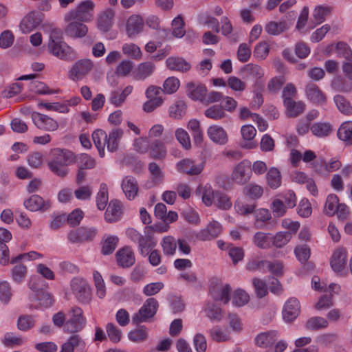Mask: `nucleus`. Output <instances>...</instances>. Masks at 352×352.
Listing matches in <instances>:
<instances>
[{
  "label": "nucleus",
  "mask_w": 352,
  "mask_h": 352,
  "mask_svg": "<svg viewBox=\"0 0 352 352\" xmlns=\"http://www.w3.org/2000/svg\"><path fill=\"white\" fill-rule=\"evenodd\" d=\"M288 29L285 21H270L265 27V30L268 34L276 36L280 34Z\"/></svg>",
  "instance_id": "obj_38"
},
{
  "label": "nucleus",
  "mask_w": 352,
  "mask_h": 352,
  "mask_svg": "<svg viewBox=\"0 0 352 352\" xmlns=\"http://www.w3.org/2000/svg\"><path fill=\"white\" fill-rule=\"evenodd\" d=\"M310 130L314 135L324 138L332 133L333 126L329 122H316L311 126Z\"/></svg>",
  "instance_id": "obj_34"
},
{
  "label": "nucleus",
  "mask_w": 352,
  "mask_h": 352,
  "mask_svg": "<svg viewBox=\"0 0 352 352\" xmlns=\"http://www.w3.org/2000/svg\"><path fill=\"white\" fill-rule=\"evenodd\" d=\"M278 332L272 330L260 333L256 336L254 341L256 346L261 348H267L272 346L278 340Z\"/></svg>",
  "instance_id": "obj_24"
},
{
  "label": "nucleus",
  "mask_w": 352,
  "mask_h": 352,
  "mask_svg": "<svg viewBox=\"0 0 352 352\" xmlns=\"http://www.w3.org/2000/svg\"><path fill=\"white\" fill-rule=\"evenodd\" d=\"M75 162L74 154L65 149L54 148L52 151V159L48 162L50 170L60 177H66L69 169L67 166Z\"/></svg>",
  "instance_id": "obj_2"
},
{
  "label": "nucleus",
  "mask_w": 352,
  "mask_h": 352,
  "mask_svg": "<svg viewBox=\"0 0 352 352\" xmlns=\"http://www.w3.org/2000/svg\"><path fill=\"white\" fill-rule=\"evenodd\" d=\"M173 140V132L171 130L165 131L162 140H155L150 144V156L156 160L164 158L166 155L165 144L171 143Z\"/></svg>",
  "instance_id": "obj_7"
},
{
  "label": "nucleus",
  "mask_w": 352,
  "mask_h": 352,
  "mask_svg": "<svg viewBox=\"0 0 352 352\" xmlns=\"http://www.w3.org/2000/svg\"><path fill=\"white\" fill-rule=\"evenodd\" d=\"M114 12L108 9L102 12L98 19V28L104 32H108L113 25Z\"/></svg>",
  "instance_id": "obj_32"
},
{
  "label": "nucleus",
  "mask_w": 352,
  "mask_h": 352,
  "mask_svg": "<svg viewBox=\"0 0 352 352\" xmlns=\"http://www.w3.org/2000/svg\"><path fill=\"white\" fill-rule=\"evenodd\" d=\"M77 162L78 168L81 169H92L96 166L95 160L87 154H80L75 159Z\"/></svg>",
  "instance_id": "obj_47"
},
{
  "label": "nucleus",
  "mask_w": 352,
  "mask_h": 352,
  "mask_svg": "<svg viewBox=\"0 0 352 352\" xmlns=\"http://www.w3.org/2000/svg\"><path fill=\"white\" fill-rule=\"evenodd\" d=\"M204 115L206 117L215 120H221L226 117V113L223 107L217 104L212 105L206 109L204 111Z\"/></svg>",
  "instance_id": "obj_44"
},
{
  "label": "nucleus",
  "mask_w": 352,
  "mask_h": 352,
  "mask_svg": "<svg viewBox=\"0 0 352 352\" xmlns=\"http://www.w3.org/2000/svg\"><path fill=\"white\" fill-rule=\"evenodd\" d=\"M272 236L270 234L262 232H256L253 237L254 245L261 249H267L270 247Z\"/></svg>",
  "instance_id": "obj_39"
},
{
  "label": "nucleus",
  "mask_w": 352,
  "mask_h": 352,
  "mask_svg": "<svg viewBox=\"0 0 352 352\" xmlns=\"http://www.w3.org/2000/svg\"><path fill=\"white\" fill-rule=\"evenodd\" d=\"M118 242V238L113 236H108L102 243V254L108 255L115 250Z\"/></svg>",
  "instance_id": "obj_49"
},
{
  "label": "nucleus",
  "mask_w": 352,
  "mask_h": 352,
  "mask_svg": "<svg viewBox=\"0 0 352 352\" xmlns=\"http://www.w3.org/2000/svg\"><path fill=\"white\" fill-rule=\"evenodd\" d=\"M286 108L288 117L296 118L302 113L305 109V104L302 101L296 102L292 100L288 103L284 104Z\"/></svg>",
  "instance_id": "obj_36"
},
{
  "label": "nucleus",
  "mask_w": 352,
  "mask_h": 352,
  "mask_svg": "<svg viewBox=\"0 0 352 352\" xmlns=\"http://www.w3.org/2000/svg\"><path fill=\"white\" fill-rule=\"evenodd\" d=\"M179 80L176 77H168L164 82L163 89L164 93L171 94L177 91L179 87Z\"/></svg>",
  "instance_id": "obj_55"
},
{
  "label": "nucleus",
  "mask_w": 352,
  "mask_h": 352,
  "mask_svg": "<svg viewBox=\"0 0 352 352\" xmlns=\"http://www.w3.org/2000/svg\"><path fill=\"white\" fill-rule=\"evenodd\" d=\"M128 336L129 340L133 342H142L148 338V331L146 327L142 326L131 331Z\"/></svg>",
  "instance_id": "obj_48"
},
{
  "label": "nucleus",
  "mask_w": 352,
  "mask_h": 352,
  "mask_svg": "<svg viewBox=\"0 0 352 352\" xmlns=\"http://www.w3.org/2000/svg\"><path fill=\"white\" fill-rule=\"evenodd\" d=\"M161 245L165 255L172 256L176 252L177 241L173 236H167L162 239Z\"/></svg>",
  "instance_id": "obj_40"
},
{
  "label": "nucleus",
  "mask_w": 352,
  "mask_h": 352,
  "mask_svg": "<svg viewBox=\"0 0 352 352\" xmlns=\"http://www.w3.org/2000/svg\"><path fill=\"white\" fill-rule=\"evenodd\" d=\"M41 21L40 15L38 13L31 12L22 19L20 23V29L23 33H29L38 27L41 23Z\"/></svg>",
  "instance_id": "obj_21"
},
{
  "label": "nucleus",
  "mask_w": 352,
  "mask_h": 352,
  "mask_svg": "<svg viewBox=\"0 0 352 352\" xmlns=\"http://www.w3.org/2000/svg\"><path fill=\"white\" fill-rule=\"evenodd\" d=\"M122 213V205L118 200H112L109 202L105 212L104 218L107 222L118 221Z\"/></svg>",
  "instance_id": "obj_26"
},
{
  "label": "nucleus",
  "mask_w": 352,
  "mask_h": 352,
  "mask_svg": "<svg viewBox=\"0 0 352 352\" xmlns=\"http://www.w3.org/2000/svg\"><path fill=\"white\" fill-rule=\"evenodd\" d=\"M94 63L88 58L76 62L69 71V77L74 81H78L87 76L94 68Z\"/></svg>",
  "instance_id": "obj_10"
},
{
  "label": "nucleus",
  "mask_w": 352,
  "mask_h": 352,
  "mask_svg": "<svg viewBox=\"0 0 352 352\" xmlns=\"http://www.w3.org/2000/svg\"><path fill=\"white\" fill-rule=\"evenodd\" d=\"M96 233L97 231L94 228L81 227L71 231L67 238L73 243H81L93 240Z\"/></svg>",
  "instance_id": "obj_12"
},
{
  "label": "nucleus",
  "mask_w": 352,
  "mask_h": 352,
  "mask_svg": "<svg viewBox=\"0 0 352 352\" xmlns=\"http://www.w3.org/2000/svg\"><path fill=\"white\" fill-rule=\"evenodd\" d=\"M94 3L91 0L82 1L75 10L67 12L65 16L66 21L78 20L82 22H88L94 17Z\"/></svg>",
  "instance_id": "obj_5"
},
{
  "label": "nucleus",
  "mask_w": 352,
  "mask_h": 352,
  "mask_svg": "<svg viewBox=\"0 0 352 352\" xmlns=\"http://www.w3.org/2000/svg\"><path fill=\"white\" fill-rule=\"evenodd\" d=\"M266 179L270 188L274 189L278 188L281 184L280 171L276 168H270L266 175Z\"/></svg>",
  "instance_id": "obj_41"
},
{
  "label": "nucleus",
  "mask_w": 352,
  "mask_h": 352,
  "mask_svg": "<svg viewBox=\"0 0 352 352\" xmlns=\"http://www.w3.org/2000/svg\"><path fill=\"white\" fill-rule=\"evenodd\" d=\"M186 104L184 101L178 100L169 108L170 116L180 118L185 113Z\"/></svg>",
  "instance_id": "obj_59"
},
{
  "label": "nucleus",
  "mask_w": 352,
  "mask_h": 352,
  "mask_svg": "<svg viewBox=\"0 0 352 352\" xmlns=\"http://www.w3.org/2000/svg\"><path fill=\"white\" fill-rule=\"evenodd\" d=\"M339 199L336 195H329L326 200L324 205V212L329 216H333L336 214V209L339 206Z\"/></svg>",
  "instance_id": "obj_46"
},
{
  "label": "nucleus",
  "mask_w": 352,
  "mask_h": 352,
  "mask_svg": "<svg viewBox=\"0 0 352 352\" xmlns=\"http://www.w3.org/2000/svg\"><path fill=\"white\" fill-rule=\"evenodd\" d=\"M47 50L53 56L67 60L72 58V49L63 41V32L60 29L52 28L50 33Z\"/></svg>",
  "instance_id": "obj_3"
},
{
  "label": "nucleus",
  "mask_w": 352,
  "mask_h": 352,
  "mask_svg": "<svg viewBox=\"0 0 352 352\" xmlns=\"http://www.w3.org/2000/svg\"><path fill=\"white\" fill-rule=\"evenodd\" d=\"M50 200H44L38 195H33L23 202L25 208L31 212H46L51 207Z\"/></svg>",
  "instance_id": "obj_13"
},
{
  "label": "nucleus",
  "mask_w": 352,
  "mask_h": 352,
  "mask_svg": "<svg viewBox=\"0 0 352 352\" xmlns=\"http://www.w3.org/2000/svg\"><path fill=\"white\" fill-rule=\"evenodd\" d=\"M263 190L261 186L256 184H248L243 188V193L252 199H258L263 195Z\"/></svg>",
  "instance_id": "obj_62"
},
{
  "label": "nucleus",
  "mask_w": 352,
  "mask_h": 352,
  "mask_svg": "<svg viewBox=\"0 0 352 352\" xmlns=\"http://www.w3.org/2000/svg\"><path fill=\"white\" fill-rule=\"evenodd\" d=\"M334 102L338 110L344 114H352V106L350 102L342 95H336L333 98Z\"/></svg>",
  "instance_id": "obj_42"
},
{
  "label": "nucleus",
  "mask_w": 352,
  "mask_h": 352,
  "mask_svg": "<svg viewBox=\"0 0 352 352\" xmlns=\"http://www.w3.org/2000/svg\"><path fill=\"white\" fill-rule=\"evenodd\" d=\"M153 230L151 227H146L144 234H140L133 228L126 230L128 237L138 244L140 254L146 256L155 246L156 242L153 238Z\"/></svg>",
  "instance_id": "obj_4"
},
{
  "label": "nucleus",
  "mask_w": 352,
  "mask_h": 352,
  "mask_svg": "<svg viewBox=\"0 0 352 352\" xmlns=\"http://www.w3.org/2000/svg\"><path fill=\"white\" fill-rule=\"evenodd\" d=\"M14 41V36L10 30H4L0 34V47L7 49L11 47Z\"/></svg>",
  "instance_id": "obj_64"
},
{
  "label": "nucleus",
  "mask_w": 352,
  "mask_h": 352,
  "mask_svg": "<svg viewBox=\"0 0 352 352\" xmlns=\"http://www.w3.org/2000/svg\"><path fill=\"white\" fill-rule=\"evenodd\" d=\"M328 326L327 320L322 317H311L305 323V328L309 331H317L326 328Z\"/></svg>",
  "instance_id": "obj_43"
},
{
  "label": "nucleus",
  "mask_w": 352,
  "mask_h": 352,
  "mask_svg": "<svg viewBox=\"0 0 352 352\" xmlns=\"http://www.w3.org/2000/svg\"><path fill=\"white\" fill-rule=\"evenodd\" d=\"M292 239L290 232H279L274 236H272V241L276 248H282L285 245Z\"/></svg>",
  "instance_id": "obj_51"
},
{
  "label": "nucleus",
  "mask_w": 352,
  "mask_h": 352,
  "mask_svg": "<svg viewBox=\"0 0 352 352\" xmlns=\"http://www.w3.org/2000/svg\"><path fill=\"white\" fill-rule=\"evenodd\" d=\"M206 311L210 319L216 321H220L223 316L222 309L213 303L207 305Z\"/></svg>",
  "instance_id": "obj_58"
},
{
  "label": "nucleus",
  "mask_w": 352,
  "mask_h": 352,
  "mask_svg": "<svg viewBox=\"0 0 352 352\" xmlns=\"http://www.w3.org/2000/svg\"><path fill=\"white\" fill-rule=\"evenodd\" d=\"M221 232V226L217 221L210 222L206 228L199 231L196 237L201 241H208L214 239Z\"/></svg>",
  "instance_id": "obj_20"
},
{
  "label": "nucleus",
  "mask_w": 352,
  "mask_h": 352,
  "mask_svg": "<svg viewBox=\"0 0 352 352\" xmlns=\"http://www.w3.org/2000/svg\"><path fill=\"white\" fill-rule=\"evenodd\" d=\"M155 69V66L151 62L142 63L133 72V78L136 80H144L152 75Z\"/></svg>",
  "instance_id": "obj_30"
},
{
  "label": "nucleus",
  "mask_w": 352,
  "mask_h": 352,
  "mask_svg": "<svg viewBox=\"0 0 352 352\" xmlns=\"http://www.w3.org/2000/svg\"><path fill=\"white\" fill-rule=\"evenodd\" d=\"M300 313V303L295 298H289L285 304L283 311V318L285 321H294Z\"/></svg>",
  "instance_id": "obj_17"
},
{
  "label": "nucleus",
  "mask_w": 352,
  "mask_h": 352,
  "mask_svg": "<svg viewBox=\"0 0 352 352\" xmlns=\"http://www.w3.org/2000/svg\"><path fill=\"white\" fill-rule=\"evenodd\" d=\"M305 94L307 99L314 104L320 106L327 104V97L326 94L316 84H308L305 87Z\"/></svg>",
  "instance_id": "obj_14"
},
{
  "label": "nucleus",
  "mask_w": 352,
  "mask_h": 352,
  "mask_svg": "<svg viewBox=\"0 0 352 352\" xmlns=\"http://www.w3.org/2000/svg\"><path fill=\"white\" fill-rule=\"evenodd\" d=\"M297 95V89L295 85L292 83H287L282 91V98L283 99V103H288L294 100Z\"/></svg>",
  "instance_id": "obj_54"
},
{
  "label": "nucleus",
  "mask_w": 352,
  "mask_h": 352,
  "mask_svg": "<svg viewBox=\"0 0 352 352\" xmlns=\"http://www.w3.org/2000/svg\"><path fill=\"white\" fill-rule=\"evenodd\" d=\"M71 288L77 300L82 303H89L91 300V290L86 280L76 277L71 281Z\"/></svg>",
  "instance_id": "obj_8"
},
{
  "label": "nucleus",
  "mask_w": 352,
  "mask_h": 352,
  "mask_svg": "<svg viewBox=\"0 0 352 352\" xmlns=\"http://www.w3.org/2000/svg\"><path fill=\"white\" fill-rule=\"evenodd\" d=\"M32 120L37 128L49 131H53L58 129V122L52 118L39 113L32 116Z\"/></svg>",
  "instance_id": "obj_16"
},
{
  "label": "nucleus",
  "mask_w": 352,
  "mask_h": 352,
  "mask_svg": "<svg viewBox=\"0 0 352 352\" xmlns=\"http://www.w3.org/2000/svg\"><path fill=\"white\" fill-rule=\"evenodd\" d=\"M256 206L254 204H248L237 200L234 203V209L237 214L246 216L254 212Z\"/></svg>",
  "instance_id": "obj_53"
},
{
  "label": "nucleus",
  "mask_w": 352,
  "mask_h": 352,
  "mask_svg": "<svg viewBox=\"0 0 352 352\" xmlns=\"http://www.w3.org/2000/svg\"><path fill=\"white\" fill-rule=\"evenodd\" d=\"M144 28L142 18L138 14H133L126 21V31L129 37L134 36L140 33Z\"/></svg>",
  "instance_id": "obj_23"
},
{
  "label": "nucleus",
  "mask_w": 352,
  "mask_h": 352,
  "mask_svg": "<svg viewBox=\"0 0 352 352\" xmlns=\"http://www.w3.org/2000/svg\"><path fill=\"white\" fill-rule=\"evenodd\" d=\"M346 250L344 248H340L333 253L331 266L333 271L339 272L343 270L346 263Z\"/></svg>",
  "instance_id": "obj_22"
},
{
  "label": "nucleus",
  "mask_w": 352,
  "mask_h": 352,
  "mask_svg": "<svg viewBox=\"0 0 352 352\" xmlns=\"http://www.w3.org/2000/svg\"><path fill=\"white\" fill-rule=\"evenodd\" d=\"M118 264L122 267H129L135 263V256L129 247L123 248L116 253Z\"/></svg>",
  "instance_id": "obj_29"
},
{
  "label": "nucleus",
  "mask_w": 352,
  "mask_h": 352,
  "mask_svg": "<svg viewBox=\"0 0 352 352\" xmlns=\"http://www.w3.org/2000/svg\"><path fill=\"white\" fill-rule=\"evenodd\" d=\"M338 137L340 140L352 144V121L343 122L338 130Z\"/></svg>",
  "instance_id": "obj_37"
},
{
  "label": "nucleus",
  "mask_w": 352,
  "mask_h": 352,
  "mask_svg": "<svg viewBox=\"0 0 352 352\" xmlns=\"http://www.w3.org/2000/svg\"><path fill=\"white\" fill-rule=\"evenodd\" d=\"M252 284L257 297L261 298L267 294V287L264 280L254 278L252 279Z\"/></svg>",
  "instance_id": "obj_60"
},
{
  "label": "nucleus",
  "mask_w": 352,
  "mask_h": 352,
  "mask_svg": "<svg viewBox=\"0 0 352 352\" xmlns=\"http://www.w3.org/2000/svg\"><path fill=\"white\" fill-rule=\"evenodd\" d=\"M108 188L107 184H101L100 190L96 196V204L99 210H102L107 206L108 203Z\"/></svg>",
  "instance_id": "obj_45"
},
{
  "label": "nucleus",
  "mask_w": 352,
  "mask_h": 352,
  "mask_svg": "<svg viewBox=\"0 0 352 352\" xmlns=\"http://www.w3.org/2000/svg\"><path fill=\"white\" fill-rule=\"evenodd\" d=\"M206 92V87L203 85H195L193 82L187 84V94L194 100H201L204 102Z\"/></svg>",
  "instance_id": "obj_31"
},
{
  "label": "nucleus",
  "mask_w": 352,
  "mask_h": 352,
  "mask_svg": "<svg viewBox=\"0 0 352 352\" xmlns=\"http://www.w3.org/2000/svg\"><path fill=\"white\" fill-rule=\"evenodd\" d=\"M68 316L69 318L65 323L64 331L69 333L80 331L84 328L86 322L82 309L78 307H74L69 311Z\"/></svg>",
  "instance_id": "obj_6"
},
{
  "label": "nucleus",
  "mask_w": 352,
  "mask_h": 352,
  "mask_svg": "<svg viewBox=\"0 0 352 352\" xmlns=\"http://www.w3.org/2000/svg\"><path fill=\"white\" fill-rule=\"evenodd\" d=\"M210 140L219 145H225L228 141V136L223 127L219 125H212L207 129Z\"/></svg>",
  "instance_id": "obj_19"
},
{
  "label": "nucleus",
  "mask_w": 352,
  "mask_h": 352,
  "mask_svg": "<svg viewBox=\"0 0 352 352\" xmlns=\"http://www.w3.org/2000/svg\"><path fill=\"white\" fill-rule=\"evenodd\" d=\"M251 174L250 162L243 160L234 168L230 179L234 184L244 185L250 179Z\"/></svg>",
  "instance_id": "obj_11"
},
{
  "label": "nucleus",
  "mask_w": 352,
  "mask_h": 352,
  "mask_svg": "<svg viewBox=\"0 0 352 352\" xmlns=\"http://www.w3.org/2000/svg\"><path fill=\"white\" fill-rule=\"evenodd\" d=\"M166 63L167 67L172 71L184 73L191 69L190 63L182 57H169Z\"/></svg>",
  "instance_id": "obj_28"
},
{
  "label": "nucleus",
  "mask_w": 352,
  "mask_h": 352,
  "mask_svg": "<svg viewBox=\"0 0 352 352\" xmlns=\"http://www.w3.org/2000/svg\"><path fill=\"white\" fill-rule=\"evenodd\" d=\"M248 294L243 289H236L233 295L232 303L237 307H241L248 303Z\"/></svg>",
  "instance_id": "obj_63"
},
{
  "label": "nucleus",
  "mask_w": 352,
  "mask_h": 352,
  "mask_svg": "<svg viewBox=\"0 0 352 352\" xmlns=\"http://www.w3.org/2000/svg\"><path fill=\"white\" fill-rule=\"evenodd\" d=\"M188 128L192 132L194 142L195 143L201 142L203 134L200 129L199 121L196 119L190 120L188 122Z\"/></svg>",
  "instance_id": "obj_50"
},
{
  "label": "nucleus",
  "mask_w": 352,
  "mask_h": 352,
  "mask_svg": "<svg viewBox=\"0 0 352 352\" xmlns=\"http://www.w3.org/2000/svg\"><path fill=\"white\" fill-rule=\"evenodd\" d=\"M177 169L179 172L190 175H197L201 173L204 169L202 163L196 164L190 158H185L177 164Z\"/></svg>",
  "instance_id": "obj_15"
},
{
  "label": "nucleus",
  "mask_w": 352,
  "mask_h": 352,
  "mask_svg": "<svg viewBox=\"0 0 352 352\" xmlns=\"http://www.w3.org/2000/svg\"><path fill=\"white\" fill-rule=\"evenodd\" d=\"M243 72L249 77L254 78H260L263 75L261 67L252 63L247 64L243 67Z\"/></svg>",
  "instance_id": "obj_56"
},
{
  "label": "nucleus",
  "mask_w": 352,
  "mask_h": 352,
  "mask_svg": "<svg viewBox=\"0 0 352 352\" xmlns=\"http://www.w3.org/2000/svg\"><path fill=\"white\" fill-rule=\"evenodd\" d=\"M158 302L153 298H148L138 312L132 317V322L134 324L146 322L149 318H153L157 312Z\"/></svg>",
  "instance_id": "obj_9"
},
{
  "label": "nucleus",
  "mask_w": 352,
  "mask_h": 352,
  "mask_svg": "<svg viewBox=\"0 0 352 352\" xmlns=\"http://www.w3.org/2000/svg\"><path fill=\"white\" fill-rule=\"evenodd\" d=\"M122 52L124 54L131 56L135 59H140L142 56L140 48L133 43H126L122 46Z\"/></svg>",
  "instance_id": "obj_61"
},
{
  "label": "nucleus",
  "mask_w": 352,
  "mask_h": 352,
  "mask_svg": "<svg viewBox=\"0 0 352 352\" xmlns=\"http://www.w3.org/2000/svg\"><path fill=\"white\" fill-rule=\"evenodd\" d=\"M337 56L346 60V62H352V50L345 43L339 42L336 45Z\"/></svg>",
  "instance_id": "obj_52"
},
{
  "label": "nucleus",
  "mask_w": 352,
  "mask_h": 352,
  "mask_svg": "<svg viewBox=\"0 0 352 352\" xmlns=\"http://www.w3.org/2000/svg\"><path fill=\"white\" fill-rule=\"evenodd\" d=\"M214 204L221 210H227L231 208L232 203L230 197L221 191H214L212 192Z\"/></svg>",
  "instance_id": "obj_33"
},
{
  "label": "nucleus",
  "mask_w": 352,
  "mask_h": 352,
  "mask_svg": "<svg viewBox=\"0 0 352 352\" xmlns=\"http://www.w3.org/2000/svg\"><path fill=\"white\" fill-rule=\"evenodd\" d=\"M232 288L230 285H217L210 289V294L216 301H221L223 304H227L230 301V294Z\"/></svg>",
  "instance_id": "obj_27"
},
{
  "label": "nucleus",
  "mask_w": 352,
  "mask_h": 352,
  "mask_svg": "<svg viewBox=\"0 0 352 352\" xmlns=\"http://www.w3.org/2000/svg\"><path fill=\"white\" fill-rule=\"evenodd\" d=\"M331 87L337 91L350 93L352 91V81L346 78L338 76L332 80Z\"/></svg>",
  "instance_id": "obj_35"
},
{
  "label": "nucleus",
  "mask_w": 352,
  "mask_h": 352,
  "mask_svg": "<svg viewBox=\"0 0 352 352\" xmlns=\"http://www.w3.org/2000/svg\"><path fill=\"white\" fill-rule=\"evenodd\" d=\"M124 134L122 129L117 128L113 129L107 135L102 129H97L92 133L94 143L97 148L99 155L101 157L104 156V148L109 152H114L118 149L119 141Z\"/></svg>",
  "instance_id": "obj_1"
},
{
  "label": "nucleus",
  "mask_w": 352,
  "mask_h": 352,
  "mask_svg": "<svg viewBox=\"0 0 352 352\" xmlns=\"http://www.w3.org/2000/svg\"><path fill=\"white\" fill-rule=\"evenodd\" d=\"M65 28V34L72 38H82L88 32V28L82 21L72 20Z\"/></svg>",
  "instance_id": "obj_18"
},
{
  "label": "nucleus",
  "mask_w": 352,
  "mask_h": 352,
  "mask_svg": "<svg viewBox=\"0 0 352 352\" xmlns=\"http://www.w3.org/2000/svg\"><path fill=\"white\" fill-rule=\"evenodd\" d=\"M175 135L177 140L183 146L184 148L188 150L191 147L190 139L188 133L183 129H177Z\"/></svg>",
  "instance_id": "obj_57"
},
{
  "label": "nucleus",
  "mask_w": 352,
  "mask_h": 352,
  "mask_svg": "<svg viewBox=\"0 0 352 352\" xmlns=\"http://www.w3.org/2000/svg\"><path fill=\"white\" fill-rule=\"evenodd\" d=\"M122 189L126 197L133 200L138 192V184L136 179L132 176L125 177L122 182Z\"/></svg>",
  "instance_id": "obj_25"
}]
</instances>
